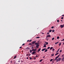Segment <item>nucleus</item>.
<instances>
[{
    "label": "nucleus",
    "instance_id": "f257e3e1",
    "mask_svg": "<svg viewBox=\"0 0 64 64\" xmlns=\"http://www.w3.org/2000/svg\"><path fill=\"white\" fill-rule=\"evenodd\" d=\"M61 59V58H59L57 59L56 60V62H58V61H60Z\"/></svg>",
    "mask_w": 64,
    "mask_h": 64
},
{
    "label": "nucleus",
    "instance_id": "f03ea898",
    "mask_svg": "<svg viewBox=\"0 0 64 64\" xmlns=\"http://www.w3.org/2000/svg\"><path fill=\"white\" fill-rule=\"evenodd\" d=\"M36 42V41H33L32 42V44H34V43H35Z\"/></svg>",
    "mask_w": 64,
    "mask_h": 64
},
{
    "label": "nucleus",
    "instance_id": "7ed1b4c3",
    "mask_svg": "<svg viewBox=\"0 0 64 64\" xmlns=\"http://www.w3.org/2000/svg\"><path fill=\"white\" fill-rule=\"evenodd\" d=\"M51 36L50 35H48L46 37V38H48V37H50Z\"/></svg>",
    "mask_w": 64,
    "mask_h": 64
},
{
    "label": "nucleus",
    "instance_id": "20e7f679",
    "mask_svg": "<svg viewBox=\"0 0 64 64\" xmlns=\"http://www.w3.org/2000/svg\"><path fill=\"white\" fill-rule=\"evenodd\" d=\"M35 45H39V43H37V42H36L35 43Z\"/></svg>",
    "mask_w": 64,
    "mask_h": 64
},
{
    "label": "nucleus",
    "instance_id": "39448f33",
    "mask_svg": "<svg viewBox=\"0 0 64 64\" xmlns=\"http://www.w3.org/2000/svg\"><path fill=\"white\" fill-rule=\"evenodd\" d=\"M34 54H36V52H32V55H33Z\"/></svg>",
    "mask_w": 64,
    "mask_h": 64
},
{
    "label": "nucleus",
    "instance_id": "423d86ee",
    "mask_svg": "<svg viewBox=\"0 0 64 64\" xmlns=\"http://www.w3.org/2000/svg\"><path fill=\"white\" fill-rule=\"evenodd\" d=\"M46 49V48H44L42 50V51H44V50H45Z\"/></svg>",
    "mask_w": 64,
    "mask_h": 64
},
{
    "label": "nucleus",
    "instance_id": "0eeeda50",
    "mask_svg": "<svg viewBox=\"0 0 64 64\" xmlns=\"http://www.w3.org/2000/svg\"><path fill=\"white\" fill-rule=\"evenodd\" d=\"M41 48H40L39 49H38L37 51L38 52H39V51H40V50H41Z\"/></svg>",
    "mask_w": 64,
    "mask_h": 64
},
{
    "label": "nucleus",
    "instance_id": "6e6552de",
    "mask_svg": "<svg viewBox=\"0 0 64 64\" xmlns=\"http://www.w3.org/2000/svg\"><path fill=\"white\" fill-rule=\"evenodd\" d=\"M39 45H36V48H38V47H39Z\"/></svg>",
    "mask_w": 64,
    "mask_h": 64
},
{
    "label": "nucleus",
    "instance_id": "1a4fd4ad",
    "mask_svg": "<svg viewBox=\"0 0 64 64\" xmlns=\"http://www.w3.org/2000/svg\"><path fill=\"white\" fill-rule=\"evenodd\" d=\"M60 27L62 28L63 27V26L62 25H60Z\"/></svg>",
    "mask_w": 64,
    "mask_h": 64
},
{
    "label": "nucleus",
    "instance_id": "9d476101",
    "mask_svg": "<svg viewBox=\"0 0 64 64\" xmlns=\"http://www.w3.org/2000/svg\"><path fill=\"white\" fill-rule=\"evenodd\" d=\"M58 58V56H56V58L55 59V60H57V58Z\"/></svg>",
    "mask_w": 64,
    "mask_h": 64
},
{
    "label": "nucleus",
    "instance_id": "9b49d317",
    "mask_svg": "<svg viewBox=\"0 0 64 64\" xmlns=\"http://www.w3.org/2000/svg\"><path fill=\"white\" fill-rule=\"evenodd\" d=\"M58 54H59V53H56V54H55V56H56V55H58Z\"/></svg>",
    "mask_w": 64,
    "mask_h": 64
},
{
    "label": "nucleus",
    "instance_id": "f8f14e48",
    "mask_svg": "<svg viewBox=\"0 0 64 64\" xmlns=\"http://www.w3.org/2000/svg\"><path fill=\"white\" fill-rule=\"evenodd\" d=\"M53 49V47H51L50 48V50H52Z\"/></svg>",
    "mask_w": 64,
    "mask_h": 64
},
{
    "label": "nucleus",
    "instance_id": "ddd939ff",
    "mask_svg": "<svg viewBox=\"0 0 64 64\" xmlns=\"http://www.w3.org/2000/svg\"><path fill=\"white\" fill-rule=\"evenodd\" d=\"M27 48H26V50H27V49H30V48H29V47H27Z\"/></svg>",
    "mask_w": 64,
    "mask_h": 64
},
{
    "label": "nucleus",
    "instance_id": "4468645a",
    "mask_svg": "<svg viewBox=\"0 0 64 64\" xmlns=\"http://www.w3.org/2000/svg\"><path fill=\"white\" fill-rule=\"evenodd\" d=\"M45 43H46V45H48V42H45Z\"/></svg>",
    "mask_w": 64,
    "mask_h": 64
},
{
    "label": "nucleus",
    "instance_id": "2eb2a0df",
    "mask_svg": "<svg viewBox=\"0 0 64 64\" xmlns=\"http://www.w3.org/2000/svg\"><path fill=\"white\" fill-rule=\"evenodd\" d=\"M36 50H37V48H36V49H35L34 50V51H36Z\"/></svg>",
    "mask_w": 64,
    "mask_h": 64
},
{
    "label": "nucleus",
    "instance_id": "dca6fc26",
    "mask_svg": "<svg viewBox=\"0 0 64 64\" xmlns=\"http://www.w3.org/2000/svg\"><path fill=\"white\" fill-rule=\"evenodd\" d=\"M45 51H44V52H47V49Z\"/></svg>",
    "mask_w": 64,
    "mask_h": 64
},
{
    "label": "nucleus",
    "instance_id": "f3484780",
    "mask_svg": "<svg viewBox=\"0 0 64 64\" xmlns=\"http://www.w3.org/2000/svg\"><path fill=\"white\" fill-rule=\"evenodd\" d=\"M44 47L45 48H46V46L44 45Z\"/></svg>",
    "mask_w": 64,
    "mask_h": 64
},
{
    "label": "nucleus",
    "instance_id": "a211bd4d",
    "mask_svg": "<svg viewBox=\"0 0 64 64\" xmlns=\"http://www.w3.org/2000/svg\"><path fill=\"white\" fill-rule=\"evenodd\" d=\"M16 56H15L14 57V59H15V58H16Z\"/></svg>",
    "mask_w": 64,
    "mask_h": 64
},
{
    "label": "nucleus",
    "instance_id": "6ab92c4d",
    "mask_svg": "<svg viewBox=\"0 0 64 64\" xmlns=\"http://www.w3.org/2000/svg\"><path fill=\"white\" fill-rule=\"evenodd\" d=\"M59 36H57V39H59Z\"/></svg>",
    "mask_w": 64,
    "mask_h": 64
},
{
    "label": "nucleus",
    "instance_id": "aec40b11",
    "mask_svg": "<svg viewBox=\"0 0 64 64\" xmlns=\"http://www.w3.org/2000/svg\"><path fill=\"white\" fill-rule=\"evenodd\" d=\"M59 43V42H56L55 43V44H57V43Z\"/></svg>",
    "mask_w": 64,
    "mask_h": 64
},
{
    "label": "nucleus",
    "instance_id": "412c9836",
    "mask_svg": "<svg viewBox=\"0 0 64 64\" xmlns=\"http://www.w3.org/2000/svg\"><path fill=\"white\" fill-rule=\"evenodd\" d=\"M42 60H41L40 61V62H42Z\"/></svg>",
    "mask_w": 64,
    "mask_h": 64
},
{
    "label": "nucleus",
    "instance_id": "4be33fe9",
    "mask_svg": "<svg viewBox=\"0 0 64 64\" xmlns=\"http://www.w3.org/2000/svg\"><path fill=\"white\" fill-rule=\"evenodd\" d=\"M54 40V38H52V40Z\"/></svg>",
    "mask_w": 64,
    "mask_h": 64
},
{
    "label": "nucleus",
    "instance_id": "5701e85b",
    "mask_svg": "<svg viewBox=\"0 0 64 64\" xmlns=\"http://www.w3.org/2000/svg\"><path fill=\"white\" fill-rule=\"evenodd\" d=\"M30 60H31V59H32V58H31V57H29Z\"/></svg>",
    "mask_w": 64,
    "mask_h": 64
},
{
    "label": "nucleus",
    "instance_id": "b1692460",
    "mask_svg": "<svg viewBox=\"0 0 64 64\" xmlns=\"http://www.w3.org/2000/svg\"><path fill=\"white\" fill-rule=\"evenodd\" d=\"M52 60H53V59H51L50 60V62H51L52 61Z\"/></svg>",
    "mask_w": 64,
    "mask_h": 64
},
{
    "label": "nucleus",
    "instance_id": "393cba45",
    "mask_svg": "<svg viewBox=\"0 0 64 64\" xmlns=\"http://www.w3.org/2000/svg\"><path fill=\"white\" fill-rule=\"evenodd\" d=\"M57 22H59V20H57Z\"/></svg>",
    "mask_w": 64,
    "mask_h": 64
},
{
    "label": "nucleus",
    "instance_id": "a878e982",
    "mask_svg": "<svg viewBox=\"0 0 64 64\" xmlns=\"http://www.w3.org/2000/svg\"><path fill=\"white\" fill-rule=\"evenodd\" d=\"M64 57L62 59V61H63V60H64Z\"/></svg>",
    "mask_w": 64,
    "mask_h": 64
},
{
    "label": "nucleus",
    "instance_id": "bb28decb",
    "mask_svg": "<svg viewBox=\"0 0 64 64\" xmlns=\"http://www.w3.org/2000/svg\"><path fill=\"white\" fill-rule=\"evenodd\" d=\"M40 38V37L39 36L37 37L36 38Z\"/></svg>",
    "mask_w": 64,
    "mask_h": 64
},
{
    "label": "nucleus",
    "instance_id": "cd10ccee",
    "mask_svg": "<svg viewBox=\"0 0 64 64\" xmlns=\"http://www.w3.org/2000/svg\"><path fill=\"white\" fill-rule=\"evenodd\" d=\"M34 49H33L32 50V51H34Z\"/></svg>",
    "mask_w": 64,
    "mask_h": 64
},
{
    "label": "nucleus",
    "instance_id": "c85d7f7f",
    "mask_svg": "<svg viewBox=\"0 0 64 64\" xmlns=\"http://www.w3.org/2000/svg\"><path fill=\"white\" fill-rule=\"evenodd\" d=\"M61 41H64V38L63 40H61Z\"/></svg>",
    "mask_w": 64,
    "mask_h": 64
},
{
    "label": "nucleus",
    "instance_id": "c756f323",
    "mask_svg": "<svg viewBox=\"0 0 64 64\" xmlns=\"http://www.w3.org/2000/svg\"><path fill=\"white\" fill-rule=\"evenodd\" d=\"M53 55H54V54H51L52 56H53Z\"/></svg>",
    "mask_w": 64,
    "mask_h": 64
},
{
    "label": "nucleus",
    "instance_id": "7c9ffc66",
    "mask_svg": "<svg viewBox=\"0 0 64 64\" xmlns=\"http://www.w3.org/2000/svg\"><path fill=\"white\" fill-rule=\"evenodd\" d=\"M62 51V50H61L60 51V52H61Z\"/></svg>",
    "mask_w": 64,
    "mask_h": 64
},
{
    "label": "nucleus",
    "instance_id": "2f4dec72",
    "mask_svg": "<svg viewBox=\"0 0 64 64\" xmlns=\"http://www.w3.org/2000/svg\"><path fill=\"white\" fill-rule=\"evenodd\" d=\"M60 54H59L58 55V58L59 57V56H60Z\"/></svg>",
    "mask_w": 64,
    "mask_h": 64
},
{
    "label": "nucleus",
    "instance_id": "473e14b6",
    "mask_svg": "<svg viewBox=\"0 0 64 64\" xmlns=\"http://www.w3.org/2000/svg\"><path fill=\"white\" fill-rule=\"evenodd\" d=\"M49 31V32H51V31H52V30H50Z\"/></svg>",
    "mask_w": 64,
    "mask_h": 64
},
{
    "label": "nucleus",
    "instance_id": "72a5a7b5",
    "mask_svg": "<svg viewBox=\"0 0 64 64\" xmlns=\"http://www.w3.org/2000/svg\"><path fill=\"white\" fill-rule=\"evenodd\" d=\"M32 46H34V44H32L31 45Z\"/></svg>",
    "mask_w": 64,
    "mask_h": 64
},
{
    "label": "nucleus",
    "instance_id": "f704fd0d",
    "mask_svg": "<svg viewBox=\"0 0 64 64\" xmlns=\"http://www.w3.org/2000/svg\"><path fill=\"white\" fill-rule=\"evenodd\" d=\"M52 32H54V31H55V30H52Z\"/></svg>",
    "mask_w": 64,
    "mask_h": 64
},
{
    "label": "nucleus",
    "instance_id": "c9c22d12",
    "mask_svg": "<svg viewBox=\"0 0 64 64\" xmlns=\"http://www.w3.org/2000/svg\"><path fill=\"white\" fill-rule=\"evenodd\" d=\"M50 47H48V48H47V49L48 50L49 49H50Z\"/></svg>",
    "mask_w": 64,
    "mask_h": 64
},
{
    "label": "nucleus",
    "instance_id": "e433bc0d",
    "mask_svg": "<svg viewBox=\"0 0 64 64\" xmlns=\"http://www.w3.org/2000/svg\"><path fill=\"white\" fill-rule=\"evenodd\" d=\"M30 53H31V52H32V50H30Z\"/></svg>",
    "mask_w": 64,
    "mask_h": 64
},
{
    "label": "nucleus",
    "instance_id": "4c0bfd02",
    "mask_svg": "<svg viewBox=\"0 0 64 64\" xmlns=\"http://www.w3.org/2000/svg\"><path fill=\"white\" fill-rule=\"evenodd\" d=\"M64 19L63 17H62L61 18V19Z\"/></svg>",
    "mask_w": 64,
    "mask_h": 64
},
{
    "label": "nucleus",
    "instance_id": "58836bf2",
    "mask_svg": "<svg viewBox=\"0 0 64 64\" xmlns=\"http://www.w3.org/2000/svg\"><path fill=\"white\" fill-rule=\"evenodd\" d=\"M54 28V26H52V27H51V28H52H52Z\"/></svg>",
    "mask_w": 64,
    "mask_h": 64
},
{
    "label": "nucleus",
    "instance_id": "ea45409f",
    "mask_svg": "<svg viewBox=\"0 0 64 64\" xmlns=\"http://www.w3.org/2000/svg\"><path fill=\"white\" fill-rule=\"evenodd\" d=\"M25 45V44H23L22 45V46H23L24 45Z\"/></svg>",
    "mask_w": 64,
    "mask_h": 64
},
{
    "label": "nucleus",
    "instance_id": "a19ab883",
    "mask_svg": "<svg viewBox=\"0 0 64 64\" xmlns=\"http://www.w3.org/2000/svg\"><path fill=\"white\" fill-rule=\"evenodd\" d=\"M54 50H55V49L54 48H53L52 50V51H54Z\"/></svg>",
    "mask_w": 64,
    "mask_h": 64
},
{
    "label": "nucleus",
    "instance_id": "79ce46f5",
    "mask_svg": "<svg viewBox=\"0 0 64 64\" xmlns=\"http://www.w3.org/2000/svg\"><path fill=\"white\" fill-rule=\"evenodd\" d=\"M29 45H32V44H31L30 43L29 44Z\"/></svg>",
    "mask_w": 64,
    "mask_h": 64
},
{
    "label": "nucleus",
    "instance_id": "37998d69",
    "mask_svg": "<svg viewBox=\"0 0 64 64\" xmlns=\"http://www.w3.org/2000/svg\"><path fill=\"white\" fill-rule=\"evenodd\" d=\"M36 57H38V56H37V55H36Z\"/></svg>",
    "mask_w": 64,
    "mask_h": 64
},
{
    "label": "nucleus",
    "instance_id": "c03bdc74",
    "mask_svg": "<svg viewBox=\"0 0 64 64\" xmlns=\"http://www.w3.org/2000/svg\"><path fill=\"white\" fill-rule=\"evenodd\" d=\"M58 52H59V50H58L56 52V53H57Z\"/></svg>",
    "mask_w": 64,
    "mask_h": 64
},
{
    "label": "nucleus",
    "instance_id": "a18cd8bd",
    "mask_svg": "<svg viewBox=\"0 0 64 64\" xmlns=\"http://www.w3.org/2000/svg\"><path fill=\"white\" fill-rule=\"evenodd\" d=\"M61 43H60L59 44V46H60V45H61Z\"/></svg>",
    "mask_w": 64,
    "mask_h": 64
},
{
    "label": "nucleus",
    "instance_id": "49530a36",
    "mask_svg": "<svg viewBox=\"0 0 64 64\" xmlns=\"http://www.w3.org/2000/svg\"><path fill=\"white\" fill-rule=\"evenodd\" d=\"M22 48V47H20V49H21V48Z\"/></svg>",
    "mask_w": 64,
    "mask_h": 64
},
{
    "label": "nucleus",
    "instance_id": "de8ad7c7",
    "mask_svg": "<svg viewBox=\"0 0 64 64\" xmlns=\"http://www.w3.org/2000/svg\"><path fill=\"white\" fill-rule=\"evenodd\" d=\"M10 62H11V63H12V61H11Z\"/></svg>",
    "mask_w": 64,
    "mask_h": 64
},
{
    "label": "nucleus",
    "instance_id": "09e8293b",
    "mask_svg": "<svg viewBox=\"0 0 64 64\" xmlns=\"http://www.w3.org/2000/svg\"><path fill=\"white\" fill-rule=\"evenodd\" d=\"M32 41V40H30V41H29V42H31V41Z\"/></svg>",
    "mask_w": 64,
    "mask_h": 64
},
{
    "label": "nucleus",
    "instance_id": "8fccbe9b",
    "mask_svg": "<svg viewBox=\"0 0 64 64\" xmlns=\"http://www.w3.org/2000/svg\"><path fill=\"white\" fill-rule=\"evenodd\" d=\"M30 55H31V54H29V56H30Z\"/></svg>",
    "mask_w": 64,
    "mask_h": 64
},
{
    "label": "nucleus",
    "instance_id": "3c124183",
    "mask_svg": "<svg viewBox=\"0 0 64 64\" xmlns=\"http://www.w3.org/2000/svg\"><path fill=\"white\" fill-rule=\"evenodd\" d=\"M64 54H63V55H62V57H63V56H64Z\"/></svg>",
    "mask_w": 64,
    "mask_h": 64
},
{
    "label": "nucleus",
    "instance_id": "603ef678",
    "mask_svg": "<svg viewBox=\"0 0 64 64\" xmlns=\"http://www.w3.org/2000/svg\"><path fill=\"white\" fill-rule=\"evenodd\" d=\"M45 56H44L43 57V58H45Z\"/></svg>",
    "mask_w": 64,
    "mask_h": 64
},
{
    "label": "nucleus",
    "instance_id": "864d4df0",
    "mask_svg": "<svg viewBox=\"0 0 64 64\" xmlns=\"http://www.w3.org/2000/svg\"><path fill=\"white\" fill-rule=\"evenodd\" d=\"M26 56H28V54H26Z\"/></svg>",
    "mask_w": 64,
    "mask_h": 64
},
{
    "label": "nucleus",
    "instance_id": "5fc2aeb1",
    "mask_svg": "<svg viewBox=\"0 0 64 64\" xmlns=\"http://www.w3.org/2000/svg\"><path fill=\"white\" fill-rule=\"evenodd\" d=\"M26 59H28V57H27L26 58Z\"/></svg>",
    "mask_w": 64,
    "mask_h": 64
},
{
    "label": "nucleus",
    "instance_id": "6e6d98bb",
    "mask_svg": "<svg viewBox=\"0 0 64 64\" xmlns=\"http://www.w3.org/2000/svg\"><path fill=\"white\" fill-rule=\"evenodd\" d=\"M46 39H47V40H46L47 41H48V38H47Z\"/></svg>",
    "mask_w": 64,
    "mask_h": 64
},
{
    "label": "nucleus",
    "instance_id": "4d7b16f0",
    "mask_svg": "<svg viewBox=\"0 0 64 64\" xmlns=\"http://www.w3.org/2000/svg\"><path fill=\"white\" fill-rule=\"evenodd\" d=\"M62 16H64V15H62Z\"/></svg>",
    "mask_w": 64,
    "mask_h": 64
},
{
    "label": "nucleus",
    "instance_id": "13d9d810",
    "mask_svg": "<svg viewBox=\"0 0 64 64\" xmlns=\"http://www.w3.org/2000/svg\"><path fill=\"white\" fill-rule=\"evenodd\" d=\"M42 34H44V33H43L42 32Z\"/></svg>",
    "mask_w": 64,
    "mask_h": 64
},
{
    "label": "nucleus",
    "instance_id": "bf43d9fd",
    "mask_svg": "<svg viewBox=\"0 0 64 64\" xmlns=\"http://www.w3.org/2000/svg\"><path fill=\"white\" fill-rule=\"evenodd\" d=\"M49 34V32H48L47 33V34Z\"/></svg>",
    "mask_w": 64,
    "mask_h": 64
},
{
    "label": "nucleus",
    "instance_id": "052dcab7",
    "mask_svg": "<svg viewBox=\"0 0 64 64\" xmlns=\"http://www.w3.org/2000/svg\"><path fill=\"white\" fill-rule=\"evenodd\" d=\"M34 59L35 60L36 59V58H34Z\"/></svg>",
    "mask_w": 64,
    "mask_h": 64
},
{
    "label": "nucleus",
    "instance_id": "680f3d73",
    "mask_svg": "<svg viewBox=\"0 0 64 64\" xmlns=\"http://www.w3.org/2000/svg\"><path fill=\"white\" fill-rule=\"evenodd\" d=\"M62 26H63V27H64V24H63V25H62Z\"/></svg>",
    "mask_w": 64,
    "mask_h": 64
},
{
    "label": "nucleus",
    "instance_id": "e2e57ef3",
    "mask_svg": "<svg viewBox=\"0 0 64 64\" xmlns=\"http://www.w3.org/2000/svg\"><path fill=\"white\" fill-rule=\"evenodd\" d=\"M33 47H32V49H33Z\"/></svg>",
    "mask_w": 64,
    "mask_h": 64
},
{
    "label": "nucleus",
    "instance_id": "0e129e2a",
    "mask_svg": "<svg viewBox=\"0 0 64 64\" xmlns=\"http://www.w3.org/2000/svg\"><path fill=\"white\" fill-rule=\"evenodd\" d=\"M29 40H28L27 41V42H29Z\"/></svg>",
    "mask_w": 64,
    "mask_h": 64
},
{
    "label": "nucleus",
    "instance_id": "69168bd1",
    "mask_svg": "<svg viewBox=\"0 0 64 64\" xmlns=\"http://www.w3.org/2000/svg\"><path fill=\"white\" fill-rule=\"evenodd\" d=\"M38 42H39V41H38V42H37L38 43Z\"/></svg>",
    "mask_w": 64,
    "mask_h": 64
},
{
    "label": "nucleus",
    "instance_id": "338daca9",
    "mask_svg": "<svg viewBox=\"0 0 64 64\" xmlns=\"http://www.w3.org/2000/svg\"><path fill=\"white\" fill-rule=\"evenodd\" d=\"M59 50H60V49H58V51H59Z\"/></svg>",
    "mask_w": 64,
    "mask_h": 64
},
{
    "label": "nucleus",
    "instance_id": "774afa93",
    "mask_svg": "<svg viewBox=\"0 0 64 64\" xmlns=\"http://www.w3.org/2000/svg\"><path fill=\"white\" fill-rule=\"evenodd\" d=\"M20 61H18V62H20Z\"/></svg>",
    "mask_w": 64,
    "mask_h": 64
}]
</instances>
